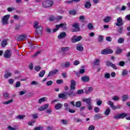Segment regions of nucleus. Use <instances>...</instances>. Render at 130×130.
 I'll return each mask as SVG.
<instances>
[{
  "label": "nucleus",
  "mask_w": 130,
  "mask_h": 130,
  "mask_svg": "<svg viewBox=\"0 0 130 130\" xmlns=\"http://www.w3.org/2000/svg\"><path fill=\"white\" fill-rule=\"evenodd\" d=\"M39 24V22L38 21H36L34 24V27L36 29L35 32L36 38H39L42 35V30H43V28L42 26L38 25Z\"/></svg>",
  "instance_id": "1"
},
{
  "label": "nucleus",
  "mask_w": 130,
  "mask_h": 130,
  "mask_svg": "<svg viewBox=\"0 0 130 130\" xmlns=\"http://www.w3.org/2000/svg\"><path fill=\"white\" fill-rule=\"evenodd\" d=\"M54 5V2L52 0H47L43 2L42 6L43 8H51Z\"/></svg>",
  "instance_id": "2"
},
{
  "label": "nucleus",
  "mask_w": 130,
  "mask_h": 130,
  "mask_svg": "<svg viewBox=\"0 0 130 130\" xmlns=\"http://www.w3.org/2000/svg\"><path fill=\"white\" fill-rule=\"evenodd\" d=\"M10 17H11V15L10 14H8V15H5L2 18V23L3 25H9V19H10Z\"/></svg>",
  "instance_id": "3"
},
{
  "label": "nucleus",
  "mask_w": 130,
  "mask_h": 130,
  "mask_svg": "<svg viewBox=\"0 0 130 130\" xmlns=\"http://www.w3.org/2000/svg\"><path fill=\"white\" fill-rule=\"evenodd\" d=\"M126 116H127L126 113H122L121 114L114 115L113 116V118H114V119H120L124 118Z\"/></svg>",
  "instance_id": "4"
},
{
  "label": "nucleus",
  "mask_w": 130,
  "mask_h": 130,
  "mask_svg": "<svg viewBox=\"0 0 130 130\" xmlns=\"http://www.w3.org/2000/svg\"><path fill=\"white\" fill-rule=\"evenodd\" d=\"M12 55V50L8 49L6 50L4 54V57L5 58H11Z\"/></svg>",
  "instance_id": "5"
},
{
  "label": "nucleus",
  "mask_w": 130,
  "mask_h": 130,
  "mask_svg": "<svg viewBox=\"0 0 130 130\" xmlns=\"http://www.w3.org/2000/svg\"><path fill=\"white\" fill-rule=\"evenodd\" d=\"M83 39V37L82 36H77L76 35L74 36L72 38V42L73 43H76V42H78L79 41H81Z\"/></svg>",
  "instance_id": "6"
},
{
  "label": "nucleus",
  "mask_w": 130,
  "mask_h": 130,
  "mask_svg": "<svg viewBox=\"0 0 130 130\" xmlns=\"http://www.w3.org/2000/svg\"><path fill=\"white\" fill-rule=\"evenodd\" d=\"M64 107L66 108V110L69 111L70 113H75L76 110L73 109H70V105L67 103L64 104Z\"/></svg>",
  "instance_id": "7"
},
{
  "label": "nucleus",
  "mask_w": 130,
  "mask_h": 130,
  "mask_svg": "<svg viewBox=\"0 0 130 130\" xmlns=\"http://www.w3.org/2000/svg\"><path fill=\"white\" fill-rule=\"evenodd\" d=\"M65 94L66 95H68L69 96V97L73 98V97H76V93H75V90L70 89L69 92H65Z\"/></svg>",
  "instance_id": "8"
},
{
  "label": "nucleus",
  "mask_w": 130,
  "mask_h": 130,
  "mask_svg": "<svg viewBox=\"0 0 130 130\" xmlns=\"http://www.w3.org/2000/svg\"><path fill=\"white\" fill-rule=\"evenodd\" d=\"M124 22L122 21V18L121 17H119L117 19V22L116 23V26L118 27H120L123 25Z\"/></svg>",
  "instance_id": "9"
},
{
  "label": "nucleus",
  "mask_w": 130,
  "mask_h": 130,
  "mask_svg": "<svg viewBox=\"0 0 130 130\" xmlns=\"http://www.w3.org/2000/svg\"><path fill=\"white\" fill-rule=\"evenodd\" d=\"M113 53V50L112 49H105L102 50L101 53L102 54H111V53Z\"/></svg>",
  "instance_id": "10"
},
{
  "label": "nucleus",
  "mask_w": 130,
  "mask_h": 130,
  "mask_svg": "<svg viewBox=\"0 0 130 130\" xmlns=\"http://www.w3.org/2000/svg\"><path fill=\"white\" fill-rule=\"evenodd\" d=\"M77 85V83H76V81L72 79L71 81V85H70V89L73 90H76V86Z\"/></svg>",
  "instance_id": "11"
},
{
  "label": "nucleus",
  "mask_w": 130,
  "mask_h": 130,
  "mask_svg": "<svg viewBox=\"0 0 130 130\" xmlns=\"http://www.w3.org/2000/svg\"><path fill=\"white\" fill-rule=\"evenodd\" d=\"M48 106H49V104H46L44 106H42L38 108L39 111H44L46 109L48 108Z\"/></svg>",
  "instance_id": "12"
},
{
  "label": "nucleus",
  "mask_w": 130,
  "mask_h": 130,
  "mask_svg": "<svg viewBox=\"0 0 130 130\" xmlns=\"http://www.w3.org/2000/svg\"><path fill=\"white\" fill-rule=\"evenodd\" d=\"M81 81L83 82V83H88L90 81V77L87 76H84L81 77Z\"/></svg>",
  "instance_id": "13"
},
{
  "label": "nucleus",
  "mask_w": 130,
  "mask_h": 130,
  "mask_svg": "<svg viewBox=\"0 0 130 130\" xmlns=\"http://www.w3.org/2000/svg\"><path fill=\"white\" fill-rule=\"evenodd\" d=\"M72 27L75 28V32H79L80 31V24L79 23H74L72 24Z\"/></svg>",
  "instance_id": "14"
},
{
  "label": "nucleus",
  "mask_w": 130,
  "mask_h": 130,
  "mask_svg": "<svg viewBox=\"0 0 130 130\" xmlns=\"http://www.w3.org/2000/svg\"><path fill=\"white\" fill-rule=\"evenodd\" d=\"M58 73V70L56 69L53 71H50L48 75V77H51L52 76H54V75H56Z\"/></svg>",
  "instance_id": "15"
},
{
  "label": "nucleus",
  "mask_w": 130,
  "mask_h": 130,
  "mask_svg": "<svg viewBox=\"0 0 130 130\" xmlns=\"http://www.w3.org/2000/svg\"><path fill=\"white\" fill-rule=\"evenodd\" d=\"M62 106H63L62 104L57 103L54 106L55 109L56 110H59V109H61V108H62Z\"/></svg>",
  "instance_id": "16"
},
{
  "label": "nucleus",
  "mask_w": 130,
  "mask_h": 130,
  "mask_svg": "<svg viewBox=\"0 0 130 130\" xmlns=\"http://www.w3.org/2000/svg\"><path fill=\"white\" fill-rule=\"evenodd\" d=\"M64 37H67V33L66 32H62L58 36V39H62Z\"/></svg>",
  "instance_id": "17"
},
{
  "label": "nucleus",
  "mask_w": 130,
  "mask_h": 130,
  "mask_svg": "<svg viewBox=\"0 0 130 130\" xmlns=\"http://www.w3.org/2000/svg\"><path fill=\"white\" fill-rule=\"evenodd\" d=\"M82 101L83 102H85L87 105L92 104V102H91V98H88V99H83Z\"/></svg>",
  "instance_id": "18"
},
{
  "label": "nucleus",
  "mask_w": 130,
  "mask_h": 130,
  "mask_svg": "<svg viewBox=\"0 0 130 130\" xmlns=\"http://www.w3.org/2000/svg\"><path fill=\"white\" fill-rule=\"evenodd\" d=\"M76 49L78 51H83L84 50V47L82 46V44H79L76 45Z\"/></svg>",
  "instance_id": "19"
},
{
  "label": "nucleus",
  "mask_w": 130,
  "mask_h": 130,
  "mask_svg": "<svg viewBox=\"0 0 130 130\" xmlns=\"http://www.w3.org/2000/svg\"><path fill=\"white\" fill-rule=\"evenodd\" d=\"M25 39H26V35H20L17 38L18 41H23V40H25Z\"/></svg>",
  "instance_id": "20"
},
{
  "label": "nucleus",
  "mask_w": 130,
  "mask_h": 130,
  "mask_svg": "<svg viewBox=\"0 0 130 130\" xmlns=\"http://www.w3.org/2000/svg\"><path fill=\"white\" fill-rule=\"evenodd\" d=\"M12 73L9 72L8 71H6L4 75V77L5 79H9L10 77H12Z\"/></svg>",
  "instance_id": "21"
},
{
  "label": "nucleus",
  "mask_w": 130,
  "mask_h": 130,
  "mask_svg": "<svg viewBox=\"0 0 130 130\" xmlns=\"http://www.w3.org/2000/svg\"><path fill=\"white\" fill-rule=\"evenodd\" d=\"M57 28H63V29H66L67 28V23H61L59 25H56Z\"/></svg>",
  "instance_id": "22"
},
{
  "label": "nucleus",
  "mask_w": 130,
  "mask_h": 130,
  "mask_svg": "<svg viewBox=\"0 0 130 130\" xmlns=\"http://www.w3.org/2000/svg\"><path fill=\"white\" fill-rule=\"evenodd\" d=\"M8 44V41L6 39H4L1 43V46L3 48L6 47Z\"/></svg>",
  "instance_id": "23"
},
{
  "label": "nucleus",
  "mask_w": 130,
  "mask_h": 130,
  "mask_svg": "<svg viewBox=\"0 0 130 130\" xmlns=\"http://www.w3.org/2000/svg\"><path fill=\"white\" fill-rule=\"evenodd\" d=\"M47 101V98L43 97L39 100L38 103H39V104H41L42 102H45V101Z\"/></svg>",
  "instance_id": "24"
},
{
  "label": "nucleus",
  "mask_w": 130,
  "mask_h": 130,
  "mask_svg": "<svg viewBox=\"0 0 130 130\" xmlns=\"http://www.w3.org/2000/svg\"><path fill=\"white\" fill-rule=\"evenodd\" d=\"M67 94L66 93H60L58 94L59 98H62V99H67Z\"/></svg>",
  "instance_id": "25"
},
{
  "label": "nucleus",
  "mask_w": 130,
  "mask_h": 130,
  "mask_svg": "<svg viewBox=\"0 0 130 130\" xmlns=\"http://www.w3.org/2000/svg\"><path fill=\"white\" fill-rule=\"evenodd\" d=\"M71 48L69 47H62L61 48V51L62 52H64V51H69Z\"/></svg>",
  "instance_id": "26"
},
{
  "label": "nucleus",
  "mask_w": 130,
  "mask_h": 130,
  "mask_svg": "<svg viewBox=\"0 0 130 130\" xmlns=\"http://www.w3.org/2000/svg\"><path fill=\"white\" fill-rule=\"evenodd\" d=\"M111 20V17L110 16H107L104 19V22L105 23H108Z\"/></svg>",
  "instance_id": "27"
},
{
  "label": "nucleus",
  "mask_w": 130,
  "mask_h": 130,
  "mask_svg": "<svg viewBox=\"0 0 130 130\" xmlns=\"http://www.w3.org/2000/svg\"><path fill=\"white\" fill-rule=\"evenodd\" d=\"M91 3L90 2H86L84 5L85 9H90V8H91Z\"/></svg>",
  "instance_id": "28"
},
{
  "label": "nucleus",
  "mask_w": 130,
  "mask_h": 130,
  "mask_svg": "<svg viewBox=\"0 0 130 130\" xmlns=\"http://www.w3.org/2000/svg\"><path fill=\"white\" fill-rule=\"evenodd\" d=\"M13 100H10L6 102H3L2 103L5 105H8V104H11V103H13Z\"/></svg>",
  "instance_id": "29"
},
{
  "label": "nucleus",
  "mask_w": 130,
  "mask_h": 130,
  "mask_svg": "<svg viewBox=\"0 0 130 130\" xmlns=\"http://www.w3.org/2000/svg\"><path fill=\"white\" fill-rule=\"evenodd\" d=\"M122 52V50L120 49L119 47L117 48V50L115 51L116 54H120Z\"/></svg>",
  "instance_id": "30"
},
{
  "label": "nucleus",
  "mask_w": 130,
  "mask_h": 130,
  "mask_svg": "<svg viewBox=\"0 0 130 130\" xmlns=\"http://www.w3.org/2000/svg\"><path fill=\"white\" fill-rule=\"evenodd\" d=\"M44 75H45V71L44 70H42L40 72L39 77H40V78H42L44 76Z\"/></svg>",
  "instance_id": "31"
},
{
  "label": "nucleus",
  "mask_w": 130,
  "mask_h": 130,
  "mask_svg": "<svg viewBox=\"0 0 130 130\" xmlns=\"http://www.w3.org/2000/svg\"><path fill=\"white\" fill-rule=\"evenodd\" d=\"M127 73H128V71L127 70L124 69L123 70L121 75L122 76H123L124 77H125L127 75Z\"/></svg>",
  "instance_id": "32"
},
{
  "label": "nucleus",
  "mask_w": 130,
  "mask_h": 130,
  "mask_svg": "<svg viewBox=\"0 0 130 130\" xmlns=\"http://www.w3.org/2000/svg\"><path fill=\"white\" fill-rule=\"evenodd\" d=\"M87 28L89 30H93L94 29V26H93V24H92V23H89L87 25Z\"/></svg>",
  "instance_id": "33"
},
{
  "label": "nucleus",
  "mask_w": 130,
  "mask_h": 130,
  "mask_svg": "<svg viewBox=\"0 0 130 130\" xmlns=\"http://www.w3.org/2000/svg\"><path fill=\"white\" fill-rule=\"evenodd\" d=\"M123 42H124V38H119L118 39V43L120 44H121V43H123Z\"/></svg>",
  "instance_id": "34"
},
{
  "label": "nucleus",
  "mask_w": 130,
  "mask_h": 130,
  "mask_svg": "<svg viewBox=\"0 0 130 130\" xmlns=\"http://www.w3.org/2000/svg\"><path fill=\"white\" fill-rule=\"evenodd\" d=\"M110 111H111L110 109L109 108H108L106 110V111H105V112L104 113L105 115L107 116V115H108L109 114V113H110Z\"/></svg>",
  "instance_id": "35"
},
{
  "label": "nucleus",
  "mask_w": 130,
  "mask_h": 130,
  "mask_svg": "<svg viewBox=\"0 0 130 130\" xmlns=\"http://www.w3.org/2000/svg\"><path fill=\"white\" fill-rule=\"evenodd\" d=\"M122 101H126L128 99V95L125 94L122 96Z\"/></svg>",
  "instance_id": "36"
},
{
  "label": "nucleus",
  "mask_w": 130,
  "mask_h": 130,
  "mask_svg": "<svg viewBox=\"0 0 130 130\" xmlns=\"http://www.w3.org/2000/svg\"><path fill=\"white\" fill-rule=\"evenodd\" d=\"M100 63V60L96 59L93 63L94 66H99Z\"/></svg>",
  "instance_id": "37"
},
{
  "label": "nucleus",
  "mask_w": 130,
  "mask_h": 130,
  "mask_svg": "<svg viewBox=\"0 0 130 130\" xmlns=\"http://www.w3.org/2000/svg\"><path fill=\"white\" fill-rule=\"evenodd\" d=\"M64 67L65 68H70V67H71V62L69 61H66L64 63Z\"/></svg>",
  "instance_id": "38"
},
{
  "label": "nucleus",
  "mask_w": 130,
  "mask_h": 130,
  "mask_svg": "<svg viewBox=\"0 0 130 130\" xmlns=\"http://www.w3.org/2000/svg\"><path fill=\"white\" fill-rule=\"evenodd\" d=\"M61 123H62V124H65L66 125H67V124H68V123H69V121L67 119H62L61 120Z\"/></svg>",
  "instance_id": "39"
},
{
  "label": "nucleus",
  "mask_w": 130,
  "mask_h": 130,
  "mask_svg": "<svg viewBox=\"0 0 130 130\" xmlns=\"http://www.w3.org/2000/svg\"><path fill=\"white\" fill-rule=\"evenodd\" d=\"M70 15H72L73 16H75L76 14H77V12L76 10H71L69 12Z\"/></svg>",
  "instance_id": "40"
},
{
  "label": "nucleus",
  "mask_w": 130,
  "mask_h": 130,
  "mask_svg": "<svg viewBox=\"0 0 130 130\" xmlns=\"http://www.w3.org/2000/svg\"><path fill=\"white\" fill-rule=\"evenodd\" d=\"M84 93V90L83 89H80L77 91V92L76 93V95H79V94H83Z\"/></svg>",
  "instance_id": "41"
},
{
  "label": "nucleus",
  "mask_w": 130,
  "mask_h": 130,
  "mask_svg": "<svg viewBox=\"0 0 130 130\" xmlns=\"http://www.w3.org/2000/svg\"><path fill=\"white\" fill-rule=\"evenodd\" d=\"M24 115H18L16 117V119H24Z\"/></svg>",
  "instance_id": "42"
},
{
  "label": "nucleus",
  "mask_w": 130,
  "mask_h": 130,
  "mask_svg": "<svg viewBox=\"0 0 130 130\" xmlns=\"http://www.w3.org/2000/svg\"><path fill=\"white\" fill-rule=\"evenodd\" d=\"M41 53V51H38L37 52L35 53L33 55L31 56L32 57H35L37 56V55H39V54H40Z\"/></svg>",
  "instance_id": "43"
},
{
  "label": "nucleus",
  "mask_w": 130,
  "mask_h": 130,
  "mask_svg": "<svg viewBox=\"0 0 130 130\" xmlns=\"http://www.w3.org/2000/svg\"><path fill=\"white\" fill-rule=\"evenodd\" d=\"M92 108L93 105H92V103L87 105V109H88V110H92Z\"/></svg>",
  "instance_id": "44"
},
{
  "label": "nucleus",
  "mask_w": 130,
  "mask_h": 130,
  "mask_svg": "<svg viewBox=\"0 0 130 130\" xmlns=\"http://www.w3.org/2000/svg\"><path fill=\"white\" fill-rule=\"evenodd\" d=\"M79 20L80 21H81V22H85V16H80Z\"/></svg>",
  "instance_id": "45"
},
{
  "label": "nucleus",
  "mask_w": 130,
  "mask_h": 130,
  "mask_svg": "<svg viewBox=\"0 0 130 130\" xmlns=\"http://www.w3.org/2000/svg\"><path fill=\"white\" fill-rule=\"evenodd\" d=\"M124 64H125V62L123 61H121L119 62V65L120 67H124Z\"/></svg>",
  "instance_id": "46"
},
{
  "label": "nucleus",
  "mask_w": 130,
  "mask_h": 130,
  "mask_svg": "<svg viewBox=\"0 0 130 130\" xmlns=\"http://www.w3.org/2000/svg\"><path fill=\"white\" fill-rule=\"evenodd\" d=\"M41 70V67L40 66H36L35 67V70L36 71V72H39Z\"/></svg>",
  "instance_id": "47"
},
{
  "label": "nucleus",
  "mask_w": 130,
  "mask_h": 130,
  "mask_svg": "<svg viewBox=\"0 0 130 130\" xmlns=\"http://www.w3.org/2000/svg\"><path fill=\"white\" fill-rule=\"evenodd\" d=\"M81 102L78 101L75 104L76 107H81Z\"/></svg>",
  "instance_id": "48"
},
{
  "label": "nucleus",
  "mask_w": 130,
  "mask_h": 130,
  "mask_svg": "<svg viewBox=\"0 0 130 130\" xmlns=\"http://www.w3.org/2000/svg\"><path fill=\"white\" fill-rule=\"evenodd\" d=\"M15 10H16V8H15L14 7H9L7 9V10L9 12H12V11H15Z\"/></svg>",
  "instance_id": "49"
},
{
  "label": "nucleus",
  "mask_w": 130,
  "mask_h": 130,
  "mask_svg": "<svg viewBox=\"0 0 130 130\" xmlns=\"http://www.w3.org/2000/svg\"><path fill=\"white\" fill-rule=\"evenodd\" d=\"M21 86V82L20 81H17L15 84L16 88H19Z\"/></svg>",
  "instance_id": "50"
},
{
  "label": "nucleus",
  "mask_w": 130,
  "mask_h": 130,
  "mask_svg": "<svg viewBox=\"0 0 130 130\" xmlns=\"http://www.w3.org/2000/svg\"><path fill=\"white\" fill-rule=\"evenodd\" d=\"M34 130H43V126H40L36 127Z\"/></svg>",
  "instance_id": "51"
},
{
  "label": "nucleus",
  "mask_w": 130,
  "mask_h": 130,
  "mask_svg": "<svg viewBox=\"0 0 130 130\" xmlns=\"http://www.w3.org/2000/svg\"><path fill=\"white\" fill-rule=\"evenodd\" d=\"M105 79H109L110 78V74L109 73H106L104 75Z\"/></svg>",
  "instance_id": "52"
},
{
  "label": "nucleus",
  "mask_w": 130,
  "mask_h": 130,
  "mask_svg": "<svg viewBox=\"0 0 130 130\" xmlns=\"http://www.w3.org/2000/svg\"><path fill=\"white\" fill-rule=\"evenodd\" d=\"M113 63L109 61H107V62H106V64L107 67H111V66H112Z\"/></svg>",
  "instance_id": "53"
},
{
  "label": "nucleus",
  "mask_w": 130,
  "mask_h": 130,
  "mask_svg": "<svg viewBox=\"0 0 130 130\" xmlns=\"http://www.w3.org/2000/svg\"><path fill=\"white\" fill-rule=\"evenodd\" d=\"M3 97L4 98H9V97H10V95H9V93L7 92H5L3 94Z\"/></svg>",
  "instance_id": "54"
},
{
  "label": "nucleus",
  "mask_w": 130,
  "mask_h": 130,
  "mask_svg": "<svg viewBox=\"0 0 130 130\" xmlns=\"http://www.w3.org/2000/svg\"><path fill=\"white\" fill-rule=\"evenodd\" d=\"M94 111L95 112V113H98V112H100V108L98 107H95L94 109Z\"/></svg>",
  "instance_id": "55"
},
{
  "label": "nucleus",
  "mask_w": 130,
  "mask_h": 130,
  "mask_svg": "<svg viewBox=\"0 0 130 130\" xmlns=\"http://www.w3.org/2000/svg\"><path fill=\"white\" fill-rule=\"evenodd\" d=\"M53 83V82H52V81L49 80V81L46 82V85L47 86H51V85H52Z\"/></svg>",
  "instance_id": "56"
},
{
  "label": "nucleus",
  "mask_w": 130,
  "mask_h": 130,
  "mask_svg": "<svg viewBox=\"0 0 130 130\" xmlns=\"http://www.w3.org/2000/svg\"><path fill=\"white\" fill-rule=\"evenodd\" d=\"M99 42H102L103 41V36H99Z\"/></svg>",
  "instance_id": "57"
},
{
  "label": "nucleus",
  "mask_w": 130,
  "mask_h": 130,
  "mask_svg": "<svg viewBox=\"0 0 130 130\" xmlns=\"http://www.w3.org/2000/svg\"><path fill=\"white\" fill-rule=\"evenodd\" d=\"M74 66H78V64H80V61L75 60L73 62Z\"/></svg>",
  "instance_id": "58"
},
{
  "label": "nucleus",
  "mask_w": 130,
  "mask_h": 130,
  "mask_svg": "<svg viewBox=\"0 0 130 130\" xmlns=\"http://www.w3.org/2000/svg\"><path fill=\"white\" fill-rule=\"evenodd\" d=\"M57 84H62L63 80L62 79H59L56 80Z\"/></svg>",
  "instance_id": "59"
},
{
  "label": "nucleus",
  "mask_w": 130,
  "mask_h": 130,
  "mask_svg": "<svg viewBox=\"0 0 130 130\" xmlns=\"http://www.w3.org/2000/svg\"><path fill=\"white\" fill-rule=\"evenodd\" d=\"M62 19V16H57L56 18V20L57 21V22H59V21H60V20Z\"/></svg>",
  "instance_id": "60"
},
{
  "label": "nucleus",
  "mask_w": 130,
  "mask_h": 130,
  "mask_svg": "<svg viewBox=\"0 0 130 130\" xmlns=\"http://www.w3.org/2000/svg\"><path fill=\"white\" fill-rule=\"evenodd\" d=\"M112 99H113V100H114L115 101H118V100H119V97H118L117 96H114Z\"/></svg>",
  "instance_id": "61"
},
{
  "label": "nucleus",
  "mask_w": 130,
  "mask_h": 130,
  "mask_svg": "<svg viewBox=\"0 0 130 130\" xmlns=\"http://www.w3.org/2000/svg\"><path fill=\"white\" fill-rule=\"evenodd\" d=\"M27 93V91L24 90V91H21L19 92V95H24V94H26Z\"/></svg>",
  "instance_id": "62"
},
{
  "label": "nucleus",
  "mask_w": 130,
  "mask_h": 130,
  "mask_svg": "<svg viewBox=\"0 0 130 130\" xmlns=\"http://www.w3.org/2000/svg\"><path fill=\"white\" fill-rule=\"evenodd\" d=\"M89 130H94L95 129V126L94 125H91L88 127Z\"/></svg>",
  "instance_id": "63"
},
{
  "label": "nucleus",
  "mask_w": 130,
  "mask_h": 130,
  "mask_svg": "<svg viewBox=\"0 0 130 130\" xmlns=\"http://www.w3.org/2000/svg\"><path fill=\"white\" fill-rule=\"evenodd\" d=\"M96 104L98 106H100V105H102V101H96Z\"/></svg>",
  "instance_id": "64"
}]
</instances>
